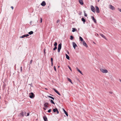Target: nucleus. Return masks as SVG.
Returning <instances> with one entry per match:
<instances>
[{
    "label": "nucleus",
    "mask_w": 121,
    "mask_h": 121,
    "mask_svg": "<svg viewBox=\"0 0 121 121\" xmlns=\"http://www.w3.org/2000/svg\"><path fill=\"white\" fill-rule=\"evenodd\" d=\"M29 97L31 99L34 98L35 97V95L33 93L31 92L29 94Z\"/></svg>",
    "instance_id": "obj_1"
},
{
    "label": "nucleus",
    "mask_w": 121,
    "mask_h": 121,
    "mask_svg": "<svg viewBox=\"0 0 121 121\" xmlns=\"http://www.w3.org/2000/svg\"><path fill=\"white\" fill-rule=\"evenodd\" d=\"M100 70L102 72L104 73H106L108 72V71L107 69H100Z\"/></svg>",
    "instance_id": "obj_2"
},
{
    "label": "nucleus",
    "mask_w": 121,
    "mask_h": 121,
    "mask_svg": "<svg viewBox=\"0 0 121 121\" xmlns=\"http://www.w3.org/2000/svg\"><path fill=\"white\" fill-rule=\"evenodd\" d=\"M53 111L54 112H57V113L58 114L59 113V112L58 110L56 108L53 109Z\"/></svg>",
    "instance_id": "obj_3"
},
{
    "label": "nucleus",
    "mask_w": 121,
    "mask_h": 121,
    "mask_svg": "<svg viewBox=\"0 0 121 121\" xmlns=\"http://www.w3.org/2000/svg\"><path fill=\"white\" fill-rule=\"evenodd\" d=\"M91 11L94 13L95 12V9L94 7H93V6L92 5H91Z\"/></svg>",
    "instance_id": "obj_4"
},
{
    "label": "nucleus",
    "mask_w": 121,
    "mask_h": 121,
    "mask_svg": "<svg viewBox=\"0 0 121 121\" xmlns=\"http://www.w3.org/2000/svg\"><path fill=\"white\" fill-rule=\"evenodd\" d=\"M109 8L112 10H114L115 9V7L111 5H109Z\"/></svg>",
    "instance_id": "obj_5"
},
{
    "label": "nucleus",
    "mask_w": 121,
    "mask_h": 121,
    "mask_svg": "<svg viewBox=\"0 0 121 121\" xmlns=\"http://www.w3.org/2000/svg\"><path fill=\"white\" fill-rule=\"evenodd\" d=\"M73 47L75 49L76 48L77 46V45L74 42H73L72 43Z\"/></svg>",
    "instance_id": "obj_6"
},
{
    "label": "nucleus",
    "mask_w": 121,
    "mask_h": 121,
    "mask_svg": "<svg viewBox=\"0 0 121 121\" xmlns=\"http://www.w3.org/2000/svg\"><path fill=\"white\" fill-rule=\"evenodd\" d=\"M46 4V3L44 1H43L41 3V5L42 6H44Z\"/></svg>",
    "instance_id": "obj_7"
},
{
    "label": "nucleus",
    "mask_w": 121,
    "mask_h": 121,
    "mask_svg": "<svg viewBox=\"0 0 121 121\" xmlns=\"http://www.w3.org/2000/svg\"><path fill=\"white\" fill-rule=\"evenodd\" d=\"M82 44L84 46L86 47H87V44L86 42L84 41H83L82 42Z\"/></svg>",
    "instance_id": "obj_8"
},
{
    "label": "nucleus",
    "mask_w": 121,
    "mask_h": 121,
    "mask_svg": "<svg viewBox=\"0 0 121 121\" xmlns=\"http://www.w3.org/2000/svg\"><path fill=\"white\" fill-rule=\"evenodd\" d=\"M29 36V35L28 34H27L26 35H23L22 36H20V38H23L25 37H27V36Z\"/></svg>",
    "instance_id": "obj_9"
},
{
    "label": "nucleus",
    "mask_w": 121,
    "mask_h": 121,
    "mask_svg": "<svg viewBox=\"0 0 121 121\" xmlns=\"http://www.w3.org/2000/svg\"><path fill=\"white\" fill-rule=\"evenodd\" d=\"M95 8L96 12L97 13H99V7L97 6H96Z\"/></svg>",
    "instance_id": "obj_10"
},
{
    "label": "nucleus",
    "mask_w": 121,
    "mask_h": 121,
    "mask_svg": "<svg viewBox=\"0 0 121 121\" xmlns=\"http://www.w3.org/2000/svg\"><path fill=\"white\" fill-rule=\"evenodd\" d=\"M26 112H22L20 113V114L21 115H22V117H23L24 116V115L26 114Z\"/></svg>",
    "instance_id": "obj_11"
},
{
    "label": "nucleus",
    "mask_w": 121,
    "mask_h": 121,
    "mask_svg": "<svg viewBox=\"0 0 121 121\" xmlns=\"http://www.w3.org/2000/svg\"><path fill=\"white\" fill-rule=\"evenodd\" d=\"M91 18L92 19V20L94 21L95 23H96V20L95 19L94 17L93 16H91Z\"/></svg>",
    "instance_id": "obj_12"
},
{
    "label": "nucleus",
    "mask_w": 121,
    "mask_h": 121,
    "mask_svg": "<svg viewBox=\"0 0 121 121\" xmlns=\"http://www.w3.org/2000/svg\"><path fill=\"white\" fill-rule=\"evenodd\" d=\"M43 118L44 121H48L47 117L46 116H44Z\"/></svg>",
    "instance_id": "obj_13"
},
{
    "label": "nucleus",
    "mask_w": 121,
    "mask_h": 121,
    "mask_svg": "<svg viewBox=\"0 0 121 121\" xmlns=\"http://www.w3.org/2000/svg\"><path fill=\"white\" fill-rule=\"evenodd\" d=\"M79 2L81 5H82L83 4V3L82 0H79Z\"/></svg>",
    "instance_id": "obj_14"
},
{
    "label": "nucleus",
    "mask_w": 121,
    "mask_h": 121,
    "mask_svg": "<svg viewBox=\"0 0 121 121\" xmlns=\"http://www.w3.org/2000/svg\"><path fill=\"white\" fill-rule=\"evenodd\" d=\"M48 105V104L47 103H45L44 104V106L45 108H47L48 107V106L47 105Z\"/></svg>",
    "instance_id": "obj_15"
},
{
    "label": "nucleus",
    "mask_w": 121,
    "mask_h": 121,
    "mask_svg": "<svg viewBox=\"0 0 121 121\" xmlns=\"http://www.w3.org/2000/svg\"><path fill=\"white\" fill-rule=\"evenodd\" d=\"M63 110L64 112V113L66 114V115L67 116H68V114L67 112H66V111H65V109L64 108H63Z\"/></svg>",
    "instance_id": "obj_16"
},
{
    "label": "nucleus",
    "mask_w": 121,
    "mask_h": 121,
    "mask_svg": "<svg viewBox=\"0 0 121 121\" xmlns=\"http://www.w3.org/2000/svg\"><path fill=\"white\" fill-rule=\"evenodd\" d=\"M61 45H62V44L61 43H60V44H59L58 45V48H59V49H61Z\"/></svg>",
    "instance_id": "obj_17"
},
{
    "label": "nucleus",
    "mask_w": 121,
    "mask_h": 121,
    "mask_svg": "<svg viewBox=\"0 0 121 121\" xmlns=\"http://www.w3.org/2000/svg\"><path fill=\"white\" fill-rule=\"evenodd\" d=\"M82 21L83 22V23L85 24L86 22L85 19L83 18H82L81 19Z\"/></svg>",
    "instance_id": "obj_18"
},
{
    "label": "nucleus",
    "mask_w": 121,
    "mask_h": 121,
    "mask_svg": "<svg viewBox=\"0 0 121 121\" xmlns=\"http://www.w3.org/2000/svg\"><path fill=\"white\" fill-rule=\"evenodd\" d=\"M76 69L81 74H83L82 72L79 69H78L77 67L76 68Z\"/></svg>",
    "instance_id": "obj_19"
},
{
    "label": "nucleus",
    "mask_w": 121,
    "mask_h": 121,
    "mask_svg": "<svg viewBox=\"0 0 121 121\" xmlns=\"http://www.w3.org/2000/svg\"><path fill=\"white\" fill-rule=\"evenodd\" d=\"M49 100L50 101L51 103L52 104H55V103L51 99H49Z\"/></svg>",
    "instance_id": "obj_20"
},
{
    "label": "nucleus",
    "mask_w": 121,
    "mask_h": 121,
    "mask_svg": "<svg viewBox=\"0 0 121 121\" xmlns=\"http://www.w3.org/2000/svg\"><path fill=\"white\" fill-rule=\"evenodd\" d=\"M65 55L66 58V59L68 60H69V56L67 54H66Z\"/></svg>",
    "instance_id": "obj_21"
},
{
    "label": "nucleus",
    "mask_w": 121,
    "mask_h": 121,
    "mask_svg": "<svg viewBox=\"0 0 121 121\" xmlns=\"http://www.w3.org/2000/svg\"><path fill=\"white\" fill-rule=\"evenodd\" d=\"M100 35L103 38L105 39H106V37H105V36L103 34H100Z\"/></svg>",
    "instance_id": "obj_22"
},
{
    "label": "nucleus",
    "mask_w": 121,
    "mask_h": 121,
    "mask_svg": "<svg viewBox=\"0 0 121 121\" xmlns=\"http://www.w3.org/2000/svg\"><path fill=\"white\" fill-rule=\"evenodd\" d=\"M33 33V31H30L28 32L29 34L30 35H31Z\"/></svg>",
    "instance_id": "obj_23"
},
{
    "label": "nucleus",
    "mask_w": 121,
    "mask_h": 121,
    "mask_svg": "<svg viewBox=\"0 0 121 121\" xmlns=\"http://www.w3.org/2000/svg\"><path fill=\"white\" fill-rule=\"evenodd\" d=\"M79 38H80V40L82 42L83 41H84L83 39L81 36L79 37Z\"/></svg>",
    "instance_id": "obj_24"
},
{
    "label": "nucleus",
    "mask_w": 121,
    "mask_h": 121,
    "mask_svg": "<svg viewBox=\"0 0 121 121\" xmlns=\"http://www.w3.org/2000/svg\"><path fill=\"white\" fill-rule=\"evenodd\" d=\"M48 97L50 98H51V99H52L53 100H54V98H53V97L51 96H48Z\"/></svg>",
    "instance_id": "obj_25"
},
{
    "label": "nucleus",
    "mask_w": 121,
    "mask_h": 121,
    "mask_svg": "<svg viewBox=\"0 0 121 121\" xmlns=\"http://www.w3.org/2000/svg\"><path fill=\"white\" fill-rule=\"evenodd\" d=\"M72 29L73 30H72V31L73 32L76 31V30H77L75 28H72Z\"/></svg>",
    "instance_id": "obj_26"
},
{
    "label": "nucleus",
    "mask_w": 121,
    "mask_h": 121,
    "mask_svg": "<svg viewBox=\"0 0 121 121\" xmlns=\"http://www.w3.org/2000/svg\"><path fill=\"white\" fill-rule=\"evenodd\" d=\"M68 78V80L72 84H73V83L72 82V81L69 78Z\"/></svg>",
    "instance_id": "obj_27"
},
{
    "label": "nucleus",
    "mask_w": 121,
    "mask_h": 121,
    "mask_svg": "<svg viewBox=\"0 0 121 121\" xmlns=\"http://www.w3.org/2000/svg\"><path fill=\"white\" fill-rule=\"evenodd\" d=\"M73 39V36L71 35L70 36V39L71 40H72Z\"/></svg>",
    "instance_id": "obj_28"
},
{
    "label": "nucleus",
    "mask_w": 121,
    "mask_h": 121,
    "mask_svg": "<svg viewBox=\"0 0 121 121\" xmlns=\"http://www.w3.org/2000/svg\"><path fill=\"white\" fill-rule=\"evenodd\" d=\"M53 90L56 93H57L58 92V91L57 90H56V89H55L54 88H53Z\"/></svg>",
    "instance_id": "obj_29"
},
{
    "label": "nucleus",
    "mask_w": 121,
    "mask_h": 121,
    "mask_svg": "<svg viewBox=\"0 0 121 121\" xmlns=\"http://www.w3.org/2000/svg\"><path fill=\"white\" fill-rule=\"evenodd\" d=\"M53 90L56 93H57L58 92V91L57 90H56V89H55L54 88H53Z\"/></svg>",
    "instance_id": "obj_30"
},
{
    "label": "nucleus",
    "mask_w": 121,
    "mask_h": 121,
    "mask_svg": "<svg viewBox=\"0 0 121 121\" xmlns=\"http://www.w3.org/2000/svg\"><path fill=\"white\" fill-rule=\"evenodd\" d=\"M54 46H56L57 45V43L56 42H55L54 44Z\"/></svg>",
    "instance_id": "obj_31"
},
{
    "label": "nucleus",
    "mask_w": 121,
    "mask_h": 121,
    "mask_svg": "<svg viewBox=\"0 0 121 121\" xmlns=\"http://www.w3.org/2000/svg\"><path fill=\"white\" fill-rule=\"evenodd\" d=\"M57 49V47L56 46H55V47L53 49V50L54 51Z\"/></svg>",
    "instance_id": "obj_32"
},
{
    "label": "nucleus",
    "mask_w": 121,
    "mask_h": 121,
    "mask_svg": "<svg viewBox=\"0 0 121 121\" xmlns=\"http://www.w3.org/2000/svg\"><path fill=\"white\" fill-rule=\"evenodd\" d=\"M68 68L71 71H72L71 67L69 65H68Z\"/></svg>",
    "instance_id": "obj_33"
},
{
    "label": "nucleus",
    "mask_w": 121,
    "mask_h": 121,
    "mask_svg": "<svg viewBox=\"0 0 121 121\" xmlns=\"http://www.w3.org/2000/svg\"><path fill=\"white\" fill-rule=\"evenodd\" d=\"M51 62L52 63V62H53V59L52 58H51Z\"/></svg>",
    "instance_id": "obj_34"
},
{
    "label": "nucleus",
    "mask_w": 121,
    "mask_h": 121,
    "mask_svg": "<svg viewBox=\"0 0 121 121\" xmlns=\"http://www.w3.org/2000/svg\"><path fill=\"white\" fill-rule=\"evenodd\" d=\"M51 111V109H50L48 110V112H50Z\"/></svg>",
    "instance_id": "obj_35"
},
{
    "label": "nucleus",
    "mask_w": 121,
    "mask_h": 121,
    "mask_svg": "<svg viewBox=\"0 0 121 121\" xmlns=\"http://www.w3.org/2000/svg\"><path fill=\"white\" fill-rule=\"evenodd\" d=\"M60 21V20L59 19L58 20H57V21H56V23H58V22H59Z\"/></svg>",
    "instance_id": "obj_36"
},
{
    "label": "nucleus",
    "mask_w": 121,
    "mask_h": 121,
    "mask_svg": "<svg viewBox=\"0 0 121 121\" xmlns=\"http://www.w3.org/2000/svg\"><path fill=\"white\" fill-rule=\"evenodd\" d=\"M84 13L85 16L86 17H87V14L85 13V11L84 12Z\"/></svg>",
    "instance_id": "obj_37"
},
{
    "label": "nucleus",
    "mask_w": 121,
    "mask_h": 121,
    "mask_svg": "<svg viewBox=\"0 0 121 121\" xmlns=\"http://www.w3.org/2000/svg\"><path fill=\"white\" fill-rule=\"evenodd\" d=\"M32 61H33V60H30V64H32Z\"/></svg>",
    "instance_id": "obj_38"
},
{
    "label": "nucleus",
    "mask_w": 121,
    "mask_h": 121,
    "mask_svg": "<svg viewBox=\"0 0 121 121\" xmlns=\"http://www.w3.org/2000/svg\"><path fill=\"white\" fill-rule=\"evenodd\" d=\"M54 69L55 71H56V67L55 66H54Z\"/></svg>",
    "instance_id": "obj_39"
},
{
    "label": "nucleus",
    "mask_w": 121,
    "mask_h": 121,
    "mask_svg": "<svg viewBox=\"0 0 121 121\" xmlns=\"http://www.w3.org/2000/svg\"><path fill=\"white\" fill-rule=\"evenodd\" d=\"M61 49L58 48V52H60Z\"/></svg>",
    "instance_id": "obj_40"
},
{
    "label": "nucleus",
    "mask_w": 121,
    "mask_h": 121,
    "mask_svg": "<svg viewBox=\"0 0 121 121\" xmlns=\"http://www.w3.org/2000/svg\"><path fill=\"white\" fill-rule=\"evenodd\" d=\"M20 70L21 72L22 71V67H20Z\"/></svg>",
    "instance_id": "obj_41"
},
{
    "label": "nucleus",
    "mask_w": 121,
    "mask_h": 121,
    "mask_svg": "<svg viewBox=\"0 0 121 121\" xmlns=\"http://www.w3.org/2000/svg\"><path fill=\"white\" fill-rule=\"evenodd\" d=\"M59 95H61L58 92L57 93Z\"/></svg>",
    "instance_id": "obj_42"
},
{
    "label": "nucleus",
    "mask_w": 121,
    "mask_h": 121,
    "mask_svg": "<svg viewBox=\"0 0 121 121\" xmlns=\"http://www.w3.org/2000/svg\"><path fill=\"white\" fill-rule=\"evenodd\" d=\"M118 9L119 11L120 12H121V9L118 8Z\"/></svg>",
    "instance_id": "obj_43"
},
{
    "label": "nucleus",
    "mask_w": 121,
    "mask_h": 121,
    "mask_svg": "<svg viewBox=\"0 0 121 121\" xmlns=\"http://www.w3.org/2000/svg\"><path fill=\"white\" fill-rule=\"evenodd\" d=\"M42 22V18H41V20H40V22L41 23Z\"/></svg>",
    "instance_id": "obj_44"
},
{
    "label": "nucleus",
    "mask_w": 121,
    "mask_h": 121,
    "mask_svg": "<svg viewBox=\"0 0 121 121\" xmlns=\"http://www.w3.org/2000/svg\"><path fill=\"white\" fill-rule=\"evenodd\" d=\"M29 115V113H28L27 114V116H28Z\"/></svg>",
    "instance_id": "obj_45"
},
{
    "label": "nucleus",
    "mask_w": 121,
    "mask_h": 121,
    "mask_svg": "<svg viewBox=\"0 0 121 121\" xmlns=\"http://www.w3.org/2000/svg\"><path fill=\"white\" fill-rule=\"evenodd\" d=\"M109 93H110L111 94H112V92H111V91H109Z\"/></svg>",
    "instance_id": "obj_46"
},
{
    "label": "nucleus",
    "mask_w": 121,
    "mask_h": 121,
    "mask_svg": "<svg viewBox=\"0 0 121 121\" xmlns=\"http://www.w3.org/2000/svg\"><path fill=\"white\" fill-rule=\"evenodd\" d=\"M11 8H12V9H13V6H11Z\"/></svg>",
    "instance_id": "obj_47"
},
{
    "label": "nucleus",
    "mask_w": 121,
    "mask_h": 121,
    "mask_svg": "<svg viewBox=\"0 0 121 121\" xmlns=\"http://www.w3.org/2000/svg\"><path fill=\"white\" fill-rule=\"evenodd\" d=\"M51 64H52L51 65H52H52H53V62H52V63L51 62Z\"/></svg>",
    "instance_id": "obj_48"
},
{
    "label": "nucleus",
    "mask_w": 121,
    "mask_h": 121,
    "mask_svg": "<svg viewBox=\"0 0 121 121\" xmlns=\"http://www.w3.org/2000/svg\"><path fill=\"white\" fill-rule=\"evenodd\" d=\"M67 53L68 54H69V53L68 51H67Z\"/></svg>",
    "instance_id": "obj_49"
},
{
    "label": "nucleus",
    "mask_w": 121,
    "mask_h": 121,
    "mask_svg": "<svg viewBox=\"0 0 121 121\" xmlns=\"http://www.w3.org/2000/svg\"><path fill=\"white\" fill-rule=\"evenodd\" d=\"M43 108L44 109V110H45L46 109L45 108Z\"/></svg>",
    "instance_id": "obj_50"
},
{
    "label": "nucleus",
    "mask_w": 121,
    "mask_h": 121,
    "mask_svg": "<svg viewBox=\"0 0 121 121\" xmlns=\"http://www.w3.org/2000/svg\"><path fill=\"white\" fill-rule=\"evenodd\" d=\"M45 49H44V53L45 54Z\"/></svg>",
    "instance_id": "obj_51"
},
{
    "label": "nucleus",
    "mask_w": 121,
    "mask_h": 121,
    "mask_svg": "<svg viewBox=\"0 0 121 121\" xmlns=\"http://www.w3.org/2000/svg\"><path fill=\"white\" fill-rule=\"evenodd\" d=\"M30 86H32V84H30Z\"/></svg>",
    "instance_id": "obj_52"
},
{
    "label": "nucleus",
    "mask_w": 121,
    "mask_h": 121,
    "mask_svg": "<svg viewBox=\"0 0 121 121\" xmlns=\"http://www.w3.org/2000/svg\"><path fill=\"white\" fill-rule=\"evenodd\" d=\"M120 82H121V79H120Z\"/></svg>",
    "instance_id": "obj_53"
},
{
    "label": "nucleus",
    "mask_w": 121,
    "mask_h": 121,
    "mask_svg": "<svg viewBox=\"0 0 121 121\" xmlns=\"http://www.w3.org/2000/svg\"><path fill=\"white\" fill-rule=\"evenodd\" d=\"M45 89H46V90H47V88H45Z\"/></svg>",
    "instance_id": "obj_54"
},
{
    "label": "nucleus",
    "mask_w": 121,
    "mask_h": 121,
    "mask_svg": "<svg viewBox=\"0 0 121 121\" xmlns=\"http://www.w3.org/2000/svg\"><path fill=\"white\" fill-rule=\"evenodd\" d=\"M50 95H52V96H53V95H51V94H50Z\"/></svg>",
    "instance_id": "obj_55"
},
{
    "label": "nucleus",
    "mask_w": 121,
    "mask_h": 121,
    "mask_svg": "<svg viewBox=\"0 0 121 121\" xmlns=\"http://www.w3.org/2000/svg\"><path fill=\"white\" fill-rule=\"evenodd\" d=\"M59 67H60V66H58V68Z\"/></svg>",
    "instance_id": "obj_56"
},
{
    "label": "nucleus",
    "mask_w": 121,
    "mask_h": 121,
    "mask_svg": "<svg viewBox=\"0 0 121 121\" xmlns=\"http://www.w3.org/2000/svg\"><path fill=\"white\" fill-rule=\"evenodd\" d=\"M99 0H98V1L99 2Z\"/></svg>",
    "instance_id": "obj_57"
}]
</instances>
